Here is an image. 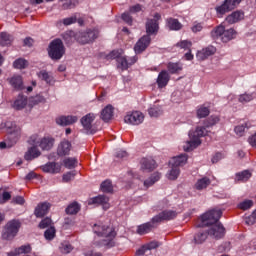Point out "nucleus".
Returning <instances> with one entry per match:
<instances>
[{
	"instance_id": "15",
	"label": "nucleus",
	"mask_w": 256,
	"mask_h": 256,
	"mask_svg": "<svg viewBox=\"0 0 256 256\" xmlns=\"http://www.w3.org/2000/svg\"><path fill=\"white\" fill-rule=\"evenodd\" d=\"M95 121V114L89 113L82 117L81 123L82 126L84 127V130L86 133L93 135L95 131L93 130V122Z\"/></svg>"
},
{
	"instance_id": "2",
	"label": "nucleus",
	"mask_w": 256,
	"mask_h": 256,
	"mask_svg": "<svg viewBox=\"0 0 256 256\" xmlns=\"http://www.w3.org/2000/svg\"><path fill=\"white\" fill-rule=\"evenodd\" d=\"M159 19H161L159 13H156L153 19H148L146 23L147 35L140 38L136 43L134 47L135 53H143L149 47V43H151V37L149 35H156L157 31H159V22H157Z\"/></svg>"
},
{
	"instance_id": "55",
	"label": "nucleus",
	"mask_w": 256,
	"mask_h": 256,
	"mask_svg": "<svg viewBox=\"0 0 256 256\" xmlns=\"http://www.w3.org/2000/svg\"><path fill=\"white\" fill-rule=\"evenodd\" d=\"M63 25H73V23H77V16H71L62 20Z\"/></svg>"
},
{
	"instance_id": "39",
	"label": "nucleus",
	"mask_w": 256,
	"mask_h": 256,
	"mask_svg": "<svg viewBox=\"0 0 256 256\" xmlns=\"http://www.w3.org/2000/svg\"><path fill=\"white\" fill-rule=\"evenodd\" d=\"M148 113L150 117H159L163 115V108L161 106L154 104L150 109L148 110Z\"/></svg>"
},
{
	"instance_id": "25",
	"label": "nucleus",
	"mask_w": 256,
	"mask_h": 256,
	"mask_svg": "<svg viewBox=\"0 0 256 256\" xmlns=\"http://www.w3.org/2000/svg\"><path fill=\"white\" fill-rule=\"evenodd\" d=\"M169 73L166 70H163L159 73L158 78H157V85L159 89H163V87H167L169 83Z\"/></svg>"
},
{
	"instance_id": "20",
	"label": "nucleus",
	"mask_w": 256,
	"mask_h": 256,
	"mask_svg": "<svg viewBox=\"0 0 256 256\" xmlns=\"http://www.w3.org/2000/svg\"><path fill=\"white\" fill-rule=\"evenodd\" d=\"M41 169L44 173H51L52 175L61 173V165L55 162H48L43 165Z\"/></svg>"
},
{
	"instance_id": "35",
	"label": "nucleus",
	"mask_w": 256,
	"mask_h": 256,
	"mask_svg": "<svg viewBox=\"0 0 256 256\" xmlns=\"http://www.w3.org/2000/svg\"><path fill=\"white\" fill-rule=\"evenodd\" d=\"M11 43H13V36L7 32H2L0 34V45H2V47H7L11 45Z\"/></svg>"
},
{
	"instance_id": "37",
	"label": "nucleus",
	"mask_w": 256,
	"mask_h": 256,
	"mask_svg": "<svg viewBox=\"0 0 256 256\" xmlns=\"http://www.w3.org/2000/svg\"><path fill=\"white\" fill-rule=\"evenodd\" d=\"M153 229V224L151 222L144 223L138 226L137 234L138 235H146V233H150Z\"/></svg>"
},
{
	"instance_id": "19",
	"label": "nucleus",
	"mask_w": 256,
	"mask_h": 256,
	"mask_svg": "<svg viewBox=\"0 0 256 256\" xmlns=\"http://www.w3.org/2000/svg\"><path fill=\"white\" fill-rule=\"evenodd\" d=\"M71 149H73L71 142H69L68 140H63L58 145L57 153L59 157H65V155H69V153H71Z\"/></svg>"
},
{
	"instance_id": "38",
	"label": "nucleus",
	"mask_w": 256,
	"mask_h": 256,
	"mask_svg": "<svg viewBox=\"0 0 256 256\" xmlns=\"http://www.w3.org/2000/svg\"><path fill=\"white\" fill-rule=\"evenodd\" d=\"M159 179H161V173L155 172L149 179L144 181V187L149 188L152 185H155Z\"/></svg>"
},
{
	"instance_id": "13",
	"label": "nucleus",
	"mask_w": 256,
	"mask_h": 256,
	"mask_svg": "<svg viewBox=\"0 0 256 256\" xmlns=\"http://www.w3.org/2000/svg\"><path fill=\"white\" fill-rule=\"evenodd\" d=\"M145 121V115L141 111L128 112L124 117V123L128 125H141Z\"/></svg>"
},
{
	"instance_id": "45",
	"label": "nucleus",
	"mask_w": 256,
	"mask_h": 256,
	"mask_svg": "<svg viewBox=\"0 0 256 256\" xmlns=\"http://www.w3.org/2000/svg\"><path fill=\"white\" fill-rule=\"evenodd\" d=\"M100 189H101V191H103V193H112L113 185L111 184V181L106 180V181L102 182Z\"/></svg>"
},
{
	"instance_id": "27",
	"label": "nucleus",
	"mask_w": 256,
	"mask_h": 256,
	"mask_svg": "<svg viewBox=\"0 0 256 256\" xmlns=\"http://www.w3.org/2000/svg\"><path fill=\"white\" fill-rule=\"evenodd\" d=\"M37 147L38 145H32V147L28 149L24 156L26 161H33V159H37V157L41 155V151H39V148Z\"/></svg>"
},
{
	"instance_id": "32",
	"label": "nucleus",
	"mask_w": 256,
	"mask_h": 256,
	"mask_svg": "<svg viewBox=\"0 0 256 256\" xmlns=\"http://www.w3.org/2000/svg\"><path fill=\"white\" fill-rule=\"evenodd\" d=\"M245 17V14L241 11H235L229 16H227L226 21L227 23H230V25H233V23H238V21H241Z\"/></svg>"
},
{
	"instance_id": "18",
	"label": "nucleus",
	"mask_w": 256,
	"mask_h": 256,
	"mask_svg": "<svg viewBox=\"0 0 256 256\" xmlns=\"http://www.w3.org/2000/svg\"><path fill=\"white\" fill-rule=\"evenodd\" d=\"M88 205H102L103 209H109V198L105 195H99L88 201Z\"/></svg>"
},
{
	"instance_id": "10",
	"label": "nucleus",
	"mask_w": 256,
	"mask_h": 256,
	"mask_svg": "<svg viewBox=\"0 0 256 256\" xmlns=\"http://www.w3.org/2000/svg\"><path fill=\"white\" fill-rule=\"evenodd\" d=\"M48 55L56 61L65 55V45H63L61 39H55L49 44Z\"/></svg>"
},
{
	"instance_id": "1",
	"label": "nucleus",
	"mask_w": 256,
	"mask_h": 256,
	"mask_svg": "<svg viewBox=\"0 0 256 256\" xmlns=\"http://www.w3.org/2000/svg\"><path fill=\"white\" fill-rule=\"evenodd\" d=\"M221 215H223L221 209L209 210L200 217V224H198L197 227H209L207 230L208 235L213 239H222V237H225V227L219 222Z\"/></svg>"
},
{
	"instance_id": "31",
	"label": "nucleus",
	"mask_w": 256,
	"mask_h": 256,
	"mask_svg": "<svg viewBox=\"0 0 256 256\" xmlns=\"http://www.w3.org/2000/svg\"><path fill=\"white\" fill-rule=\"evenodd\" d=\"M38 77L42 81H45V83H47L48 85H53V83H55V78L53 77V74L45 70L40 71L38 73Z\"/></svg>"
},
{
	"instance_id": "52",
	"label": "nucleus",
	"mask_w": 256,
	"mask_h": 256,
	"mask_svg": "<svg viewBox=\"0 0 256 256\" xmlns=\"http://www.w3.org/2000/svg\"><path fill=\"white\" fill-rule=\"evenodd\" d=\"M60 251L64 254L71 253V251H73V246H71L69 242H63L60 246Z\"/></svg>"
},
{
	"instance_id": "9",
	"label": "nucleus",
	"mask_w": 256,
	"mask_h": 256,
	"mask_svg": "<svg viewBox=\"0 0 256 256\" xmlns=\"http://www.w3.org/2000/svg\"><path fill=\"white\" fill-rule=\"evenodd\" d=\"M236 35L237 32H235L233 28L225 29L223 24L219 25L211 32L213 39H221L222 43H229V41L235 39Z\"/></svg>"
},
{
	"instance_id": "43",
	"label": "nucleus",
	"mask_w": 256,
	"mask_h": 256,
	"mask_svg": "<svg viewBox=\"0 0 256 256\" xmlns=\"http://www.w3.org/2000/svg\"><path fill=\"white\" fill-rule=\"evenodd\" d=\"M253 99H255V93H251V94L244 93L239 96L238 101L240 103H249L250 101H253Z\"/></svg>"
},
{
	"instance_id": "57",
	"label": "nucleus",
	"mask_w": 256,
	"mask_h": 256,
	"mask_svg": "<svg viewBox=\"0 0 256 256\" xmlns=\"http://www.w3.org/2000/svg\"><path fill=\"white\" fill-rule=\"evenodd\" d=\"M52 221L51 218H44L40 224L39 227L40 229H46V227H49V225H51Z\"/></svg>"
},
{
	"instance_id": "24",
	"label": "nucleus",
	"mask_w": 256,
	"mask_h": 256,
	"mask_svg": "<svg viewBox=\"0 0 256 256\" xmlns=\"http://www.w3.org/2000/svg\"><path fill=\"white\" fill-rule=\"evenodd\" d=\"M210 185L211 179H209L207 176H204L196 181L194 184V189H196V191H205V189H207V187Z\"/></svg>"
},
{
	"instance_id": "8",
	"label": "nucleus",
	"mask_w": 256,
	"mask_h": 256,
	"mask_svg": "<svg viewBox=\"0 0 256 256\" xmlns=\"http://www.w3.org/2000/svg\"><path fill=\"white\" fill-rule=\"evenodd\" d=\"M107 59H116L119 69L122 71H127L131 65L137 63V56L127 57L123 56V49L113 50L107 55Z\"/></svg>"
},
{
	"instance_id": "62",
	"label": "nucleus",
	"mask_w": 256,
	"mask_h": 256,
	"mask_svg": "<svg viewBox=\"0 0 256 256\" xmlns=\"http://www.w3.org/2000/svg\"><path fill=\"white\" fill-rule=\"evenodd\" d=\"M32 102L34 103V105H37L38 103H45V97L38 95L32 98Z\"/></svg>"
},
{
	"instance_id": "61",
	"label": "nucleus",
	"mask_w": 256,
	"mask_h": 256,
	"mask_svg": "<svg viewBox=\"0 0 256 256\" xmlns=\"http://www.w3.org/2000/svg\"><path fill=\"white\" fill-rule=\"evenodd\" d=\"M223 154L222 153H216L213 155L212 157V163H219V161H221V159H223Z\"/></svg>"
},
{
	"instance_id": "33",
	"label": "nucleus",
	"mask_w": 256,
	"mask_h": 256,
	"mask_svg": "<svg viewBox=\"0 0 256 256\" xmlns=\"http://www.w3.org/2000/svg\"><path fill=\"white\" fill-rule=\"evenodd\" d=\"M159 247V242L153 241L137 250L136 255H145L147 251H151V249H157Z\"/></svg>"
},
{
	"instance_id": "49",
	"label": "nucleus",
	"mask_w": 256,
	"mask_h": 256,
	"mask_svg": "<svg viewBox=\"0 0 256 256\" xmlns=\"http://www.w3.org/2000/svg\"><path fill=\"white\" fill-rule=\"evenodd\" d=\"M210 111L209 108L205 107V106H201L197 109V117L199 119H203L205 117H207V115H209Z\"/></svg>"
},
{
	"instance_id": "58",
	"label": "nucleus",
	"mask_w": 256,
	"mask_h": 256,
	"mask_svg": "<svg viewBox=\"0 0 256 256\" xmlns=\"http://www.w3.org/2000/svg\"><path fill=\"white\" fill-rule=\"evenodd\" d=\"M11 199V193L9 192H3L1 198H0V203H7Z\"/></svg>"
},
{
	"instance_id": "63",
	"label": "nucleus",
	"mask_w": 256,
	"mask_h": 256,
	"mask_svg": "<svg viewBox=\"0 0 256 256\" xmlns=\"http://www.w3.org/2000/svg\"><path fill=\"white\" fill-rule=\"evenodd\" d=\"M203 25L201 23L194 24L192 27L193 33H199V31H202Z\"/></svg>"
},
{
	"instance_id": "51",
	"label": "nucleus",
	"mask_w": 256,
	"mask_h": 256,
	"mask_svg": "<svg viewBox=\"0 0 256 256\" xmlns=\"http://www.w3.org/2000/svg\"><path fill=\"white\" fill-rule=\"evenodd\" d=\"M181 69H183V66H181V64H179V63H169L168 64V71H170L171 73H179V71H181Z\"/></svg>"
},
{
	"instance_id": "56",
	"label": "nucleus",
	"mask_w": 256,
	"mask_h": 256,
	"mask_svg": "<svg viewBox=\"0 0 256 256\" xmlns=\"http://www.w3.org/2000/svg\"><path fill=\"white\" fill-rule=\"evenodd\" d=\"M74 178H75V173L74 172H68V173L63 175L62 181L64 183H69V181H72V179H74Z\"/></svg>"
},
{
	"instance_id": "6",
	"label": "nucleus",
	"mask_w": 256,
	"mask_h": 256,
	"mask_svg": "<svg viewBox=\"0 0 256 256\" xmlns=\"http://www.w3.org/2000/svg\"><path fill=\"white\" fill-rule=\"evenodd\" d=\"M93 231L98 237H104L102 244L106 247H113L115 242L113 241L117 235L115 228L106 225L94 224Z\"/></svg>"
},
{
	"instance_id": "60",
	"label": "nucleus",
	"mask_w": 256,
	"mask_h": 256,
	"mask_svg": "<svg viewBox=\"0 0 256 256\" xmlns=\"http://www.w3.org/2000/svg\"><path fill=\"white\" fill-rule=\"evenodd\" d=\"M256 218L252 215L245 218L246 225H255Z\"/></svg>"
},
{
	"instance_id": "53",
	"label": "nucleus",
	"mask_w": 256,
	"mask_h": 256,
	"mask_svg": "<svg viewBox=\"0 0 256 256\" xmlns=\"http://www.w3.org/2000/svg\"><path fill=\"white\" fill-rule=\"evenodd\" d=\"M220 121L219 116H210L208 118L206 127H213V125H217V123Z\"/></svg>"
},
{
	"instance_id": "23",
	"label": "nucleus",
	"mask_w": 256,
	"mask_h": 256,
	"mask_svg": "<svg viewBox=\"0 0 256 256\" xmlns=\"http://www.w3.org/2000/svg\"><path fill=\"white\" fill-rule=\"evenodd\" d=\"M50 209H51V204L48 202H44L37 205L34 213L36 217H45V215L49 213Z\"/></svg>"
},
{
	"instance_id": "11",
	"label": "nucleus",
	"mask_w": 256,
	"mask_h": 256,
	"mask_svg": "<svg viewBox=\"0 0 256 256\" xmlns=\"http://www.w3.org/2000/svg\"><path fill=\"white\" fill-rule=\"evenodd\" d=\"M19 229H21V222H19V220H10L5 225L4 231L2 233V239L11 241V239L17 236Z\"/></svg>"
},
{
	"instance_id": "26",
	"label": "nucleus",
	"mask_w": 256,
	"mask_h": 256,
	"mask_svg": "<svg viewBox=\"0 0 256 256\" xmlns=\"http://www.w3.org/2000/svg\"><path fill=\"white\" fill-rule=\"evenodd\" d=\"M77 116H59L56 118L57 125L67 126L73 125V123H77Z\"/></svg>"
},
{
	"instance_id": "44",
	"label": "nucleus",
	"mask_w": 256,
	"mask_h": 256,
	"mask_svg": "<svg viewBox=\"0 0 256 256\" xmlns=\"http://www.w3.org/2000/svg\"><path fill=\"white\" fill-rule=\"evenodd\" d=\"M66 169H75L77 167V160L75 158H66L63 160Z\"/></svg>"
},
{
	"instance_id": "7",
	"label": "nucleus",
	"mask_w": 256,
	"mask_h": 256,
	"mask_svg": "<svg viewBox=\"0 0 256 256\" xmlns=\"http://www.w3.org/2000/svg\"><path fill=\"white\" fill-rule=\"evenodd\" d=\"M188 156L187 154H181L175 157H172L169 161L170 170L167 173V179L170 181H175L181 174V169L187 163Z\"/></svg>"
},
{
	"instance_id": "59",
	"label": "nucleus",
	"mask_w": 256,
	"mask_h": 256,
	"mask_svg": "<svg viewBox=\"0 0 256 256\" xmlns=\"http://www.w3.org/2000/svg\"><path fill=\"white\" fill-rule=\"evenodd\" d=\"M122 19H123V21H125V23H127L128 25H131V23H133V18H131V15H129V13H124V14H122Z\"/></svg>"
},
{
	"instance_id": "12",
	"label": "nucleus",
	"mask_w": 256,
	"mask_h": 256,
	"mask_svg": "<svg viewBox=\"0 0 256 256\" xmlns=\"http://www.w3.org/2000/svg\"><path fill=\"white\" fill-rule=\"evenodd\" d=\"M29 145H38L41 149L49 151L53 147V138H41L38 134H33L28 140Z\"/></svg>"
},
{
	"instance_id": "46",
	"label": "nucleus",
	"mask_w": 256,
	"mask_h": 256,
	"mask_svg": "<svg viewBox=\"0 0 256 256\" xmlns=\"http://www.w3.org/2000/svg\"><path fill=\"white\" fill-rule=\"evenodd\" d=\"M253 207V200H244L238 204V209H241L242 211H247L248 209H251Z\"/></svg>"
},
{
	"instance_id": "64",
	"label": "nucleus",
	"mask_w": 256,
	"mask_h": 256,
	"mask_svg": "<svg viewBox=\"0 0 256 256\" xmlns=\"http://www.w3.org/2000/svg\"><path fill=\"white\" fill-rule=\"evenodd\" d=\"M85 256H103L101 252L89 251L84 254Z\"/></svg>"
},
{
	"instance_id": "30",
	"label": "nucleus",
	"mask_w": 256,
	"mask_h": 256,
	"mask_svg": "<svg viewBox=\"0 0 256 256\" xmlns=\"http://www.w3.org/2000/svg\"><path fill=\"white\" fill-rule=\"evenodd\" d=\"M208 235H209V232L207 230H201L198 233H196L194 235L195 245H202V243H205V241H207Z\"/></svg>"
},
{
	"instance_id": "16",
	"label": "nucleus",
	"mask_w": 256,
	"mask_h": 256,
	"mask_svg": "<svg viewBox=\"0 0 256 256\" xmlns=\"http://www.w3.org/2000/svg\"><path fill=\"white\" fill-rule=\"evenodd\" d=\"M177 217V212L173 210H164L160 214L152 218V223H159L161 221H171Z\"/></svg>"
},
{
	"instance_id": "47",
	"label": "nucleus",
	"mask_w": 256,
	"mask_h": 256,
	"mask_svg": "<svg viewBox=\"0 0 256 256\" xmlns=\"http://www.w3.org/2000/svg\"><path fill=\"white\" fill-rule=\"evenodd\" d=\"M193 44L189 40H182L176 44V47H179L180 49H184L185 51H191V46Z\"/></svg>"
},
{
	"instance_id": "48",
	"label": "nucleus",
	"mask_w": 256,
	"mask_h": 256,
	"mask_svg": "<svg viewBox=\"0 0 256 256\" xmlns=\"http://www.w3.org/2000/svg\"><path fill=\"white\" fill-rule=\"evenodd\" d=\"M27 65H29V62H27V60H25L23 58L17 59L13 63V66L15 69H25V67H27Z\"/></svg>"
},
{
	"instance_id": "54",
	"label": "nucleus",
	"mask_w": 256,
	"mask_h": 256,
	"mask_svg": "<svg viewBox=\"0 0 256 256\" xmlns=\"http://www.w3.org/2000/svg\"><path fill=\"white\" fill-rule=\"evenodd\" d=\"M62 2L63 9H73L75 7V3L73 0H60Z\"/></svg>"
},
{
	"instance_id": "3",
	"label": "nucleus",
	"mask_w": 256,
	"mask_h": 256,
	"mask_svg": "<svg viewBox=\"0 0 256 256\" xmlns=\"http://www.w3.org/2000/svg\"><path fill=\"white\" fill-rule=\"evenodd\" d=\"M65 43H73V41H78V43H91V41H95L99 37V30L98 29H89L86 32H78L75 33L73 30L66 31L62 35Z\"/></svg>"
},
{
	"instance_id": "36",
	"label": "nucleus",
	"mask_w": 256,
	"mask_h": 256,
	"mask_svg": "<svg viewBox=\"0 0 256 256\" xmlns=\"http://www.w3.org/2000/svg\"><path fill=\"white\" fill-rule=\"evenodd\" d=\"M23 253H31V246L30 245H24L19 248H16L14 251L8 253V256H18Z\"/></svg>"
},
{
	"instance_id": "4",
	"label": "nucleus",
	"mask_w": 256,
	"mask_h": 256,
	"mask_svg": "<svg viewBox=\"0 0 256 256\" xmlns=\"http://www.w3.org/2000/svg\"><path fill=\"white\" fill-rule=\"evenodd\" d=\"M1 129H6L8 136L4 142L0 143V149L13 147L21 139V127L15 124V122H6L1 125Z\"/></svg>"
},
{
	"instance_id": "5",
	"label": "nucleus",
	"mask_w": 256,
	"mask_h": 256,
	"mask_svg": "<svg viewBox=\"0 0 256 256\" xmlns=\"http://www.w3.org/2000/svg\"><path fill=\"white\" fill-rule=\"evenodd\" d=\"M207 129L205 127L198 126L195 130L189 132V141L184 142L183 150L186 152L193 151L201 145V137L207 135Z\"/></svg>"
},
{
	"instance_id": "14",
	"label": "nucleus",
	"mask_w": 256,
	"mask_h": 256,
	"mask_svg": "<svg viewBox=\"0 0 256 256\" xmlns=\"http://www.w3.org/2000/svg\"><path fill=\"white\" fill-rule=\"evenodd\" d=\"M239 3H241V0H225L222 5L216 7L218 17H223L225 13L233 11V9L236 8Z\"/></svg>"
},
{
	"instance_id": "29",
	"label": "nucleus",
	"mask_w": 256,
	"mask_h": 256,
	"mask_svg": "<svg viewBox=\"0 0 256 256\" xmlns=\"http://www.w3.org/2000/svg\"><path fill=\"white\" fill-rule=\"evenodd\" d=\"M27 106V97L24 95H19L13 103V108L21 111V109H25Z\"/></svg>"
},
{
	"instance_id": "41",
	"label": "nucleus",
	"mask_w": 256,
	"mask_h": 256,
	"mask_svg": "<svg viewBox=\"0 0 256 256\" xmlns=\"http://www.w3.org/2000/svg\"><path fill=\"white\" fill-rule=\"evenodd\" d=\"M169 29L172 31H179L181 29L182 25L180 24L179 20L170 18L167 21Z\"/></svg>"
},
{
	"instance_id": "34",
	"label": "nucleus",
	"mask_w": 256,
	"mask_h": 256,
	"mask_svg": "<svg viewBox=\"0 0 256 256\" xmlns=\"http://www.w3.org/2000/svg\"><path fill=\"white\" fill-rule=\"evenodd\" d=\"M10 85H12V87H14V89H17L18 91L25 89V86H23V78L21 76L12 77L10 79Z\"/></svg>"
},
{
	"instance_id": "17",
	"label": "nucleus",
	"mask_w": 256,
	"mask_h": 256,
	"mask_svg": "<svg viewBox=\"0 0 256 256\" xmlns=\"http://www.w3.org/2000/svg\"><path fill=\"white\" fill-rule=\"evenodd\" d=\"M141 171H147L148 173L157 168V162L151 157L142 158L140 161Z\"/></svg>"
},
{
	"instance_id": "40",
	"label": "nucleus",
	"mask_w": 256,
	"mask_h": 256,
	"mask_svg": "<svg viewBox=\"0 0 256 256\" xmlns=\"http://www.w3.org/2000/svg\"><path fill=\"white\" fill-rule=\"evenodd\" d=\"M81 210V206H79L78 203L73 202L72 204H70L67 208H66V213L68 215H77V213H79V211Z\"/></svg>"
},
{
	"instance_id": "21",
	"label": "nucleus",
	"mask_w": 256,
	"mask_h": 256,
	"mask_svg": "<svg viewBox=\"0 0 256 256\" xmlns=\"http://www.w3.org/2000/svg\"><path fill=\"white\" fill-rule=\"evenodd\" d=\"M216 52H217V48H215L214 46H208L202 49L201 51H198V53L196 54V57L200 61H204V59H207V57H211V55H215Z\"/></svg>"
},
{
	"instance_id": "42",
	"label": "nucleus",
	"mask_w": 256,
	"mask_h": 256,
	"mask_svg": "<svg viewBox=\"0 0 256 256\" xmlns=\"http://www.w3.org/2000/svg\"><path fill=\"white\" fill-rule=\"evenodd\" d=\"M251 126L249 125V122L245 124L238 125L234 128V131L238 137H243V133H245V129H249Z\"/></svg>"
},
{
	"instance_id": "22",
	"label": "nucleus",
	"mask_w": 256,
	"mask_h": 256,
	"mask_svg": "<svg viewBox=\"0 0 256 256\" xmlns=\"http://www.w3.org/2000/svg\"><path fill=\"white\" fill-rule=\"evenodd\" d=\"M115 111V108L113 107V105L108 104L106 107L103 108V110L101 111V120L105 121L106 123L111 121L113 119V113Z\"/></svg>"
},
{
	"instance_id": "50",
	"label": "nucleus",
	"mask_w": 256,
	"mask_h": 256,
	"mask_svg": "<svg viewBox=\"0 0 256 256\" xmlns=\"http://www.w3.org/2000/svg\"><path fill=\"white\" fill-rule=\"evenodd\" d=\"M55 227H50L44 232V237L47 241H52V239H55Z\"/></svg>"
},
{
	"instance_id": "28",
	"label": "nucleus",
	"mask_w": 256,
	"mask_h": 256,
	"mask_svg": "<svg viewBox=\"0 0 256 256\" xmlns=\"http://www.w3.org/2000/svg\"><path fill=\"white\" fill-rule=\"evenodd\" d=\"M252 175L253 173L250 170H244L242 172H238L235 175V181L245 183L251 179Z\"/></svg>"
}]
</instances>
